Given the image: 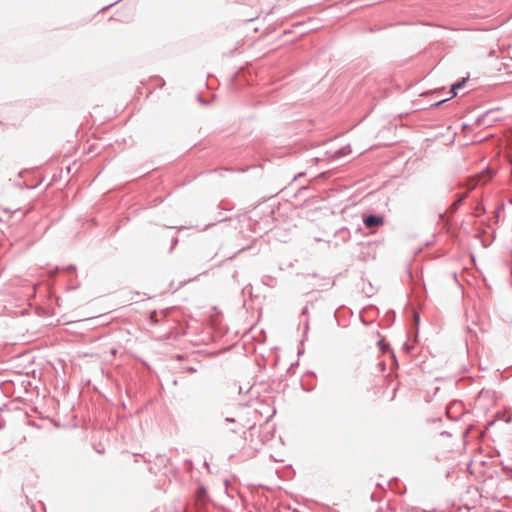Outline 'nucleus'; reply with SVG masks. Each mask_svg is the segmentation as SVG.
Returning <instances> with one entry per match:
<instances>
[{
  "label": "nucleus",
  "instance_id": "obj_3",
  "mask_svg": "<svg viewBox=\"0 0 512 512\" xmlns=\"http://www.w3.org/2000/svg\"><path fill=\"white\" fill-rule=\"evenodd\" d=\"M155 317H156V312H152V313H151L150 318H151V320H152L153 322H156V321H157V320L155 319Z\"/></svg>",
  "mask_w": 512,
  "mask_h": 512
},
{
  "label": "nucleus",
  "instance_id": "obj_1",
  "mask_svg": "<svg viewBox=\"0 0 512 512\" xmlns=\"http://www.w3.org/2000/svg\"><path fill=\"white\" fill-rule=\"evenodd\" d=\"M383 223L384 219L382 216L370 215L364 219V224L367 228L381 226Z\"/></svg>",
  "mask_w": 512,
  "mask_h": 512
},
{
  "label": "nucleus",
  "instance_id": "obj_2",
  "mask_svg": "<svg viewBox=\"0 0 512 512\" xmlns=\"http://www.w3.org/2000/svg\"><path fill=\"white\" fill-rule=\"evenodd\" d=\"M466 81H467V78H463L462 81L452 85V87H451V97L450 98H453V97H455L457 95L456 90L461 88V87H463V85L465 84Z\"/></svg>",
  "mask_w": 512,
  "mask_h": 512
}]
</instances>
